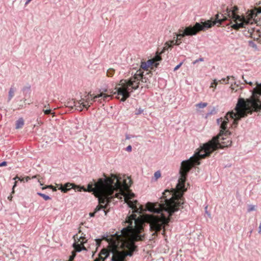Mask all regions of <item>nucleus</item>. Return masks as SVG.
Instances as JSON below:
<instances>
[{"label":"nucleus","instance_id":"e433bc0d","mask_svg":"<svg viewBox=\"0 0 261 261\" xmlns=\"http://www.w3.org/2000/svg\"><path fill=\"white\" fill-rule=\"evenodd\" d=\"M149 72H150V71H147V72L145 71V73H144V75L143 76V77H144H144H145V76H146L147 74H148L149 73Z\"/></svg>","mask_w":261,"mask_h":261},{"label":"nucleus","instance_id":"de8ad7c7","mask_svg":"<svg viewBox=\"0 0 261 261\" xmlns=\"http://www.w3.org/2000/svg\"><path fill=\"white\" fill-rule=\"evenodd\" d=\"M207 206H206L205 207V209L206 210L207 209Z\"/></svg>","mask_w":261,"mask_h":261},{"label":"nucleus","instance_id":"bb28decb","mask_svg":"<svg viewBox=\"0 0 261 261\" xmlns=\"http://www.w3.org/2000/svg\"><path fill=\"white\" fill-rule=\"evenodd\" d=\"M125 150L126 151H128V152H130L132 151V147L131 145H128V146L126 147V148H125Z\"/></svg>","mask_w":261,"mask_h":261},{"label":"nucleus","instance_id":"39448f33","mask_svg":"<svg viewBox=\"0 0 261 261\" xmlns=\"http://www.w3.org/2000/svg\"><path fill=\"white\" fill-rule=\"evenodd\" d=\"M238 13V8L237 6L230 8L227 7L223 11V15H226L227 20H230V22L226 25H230L231 28L236 30L245 28L246 25L249 24L257 23L259 19L258 15L261 13V7L248 11L246 17H241Z\"/></svg>","mask_w":261,"mask_h":261},{"label":"nucleus","instance_id":"ddd939ff","mask_svg":"<svg viewBox=\"0 0 261 261\" xmlns=\"http://www.w3.org/2000/svg\"><path fill=\"white\" fill-rule=\"evenodd\" d=\"M157 66H140V68L137 70L136 73V76H139V77H141V80L142 82H144V80H145V82H146V77H143L144 75V73L145 71H150V70H152L154 68V67H156Z\"/></svg>","mask_w":261,"mask_h":261},{"label":"nucleus","instance_id":"4468645a","mask_svg":"<svg viewBox=\"0 0 261 261\" xmlns=\"http://www.w3.org/2000/svg\"><path fill=\"white\" fill-rule=\"evenodd\" d=\"M24 124V121L22 118H19L16 121V126L15 128L16 129L20 128L22 127Z\"/></svg>","mask_w":261,"mask_h":261},{"label":"nucleus","instance_id":"20e7f679","mask_svg":"<svg viewBox=\"0 0 261 261\" xmlns=\"http://www.w3.org/2000/svg\"><path fill=\"white\" fill-rule=\"evenodd\" d=\"M113 186L116 187V186L114 185L112 179L106 178H100L97 181L93 179L92 182L88 184L87 189L84 186L70 182L66 183L64 186L60 184L57 185L59 190L64 193H66L71 189L77 191L83 190L84 192H93L94 195L98 197L99 201L102 203L109 200V198L111 197Z\"/></svg>","mask_w":261,"mask_h":261},{"label":"nucleus","instance_id":"79ce46f5","mask_svg":"<svg viewBox=\"0 0 261 261\" xmlns=\"http://www.w3.org/2000/svg\"><path fill=\"white\" fill-rule=\"evenodd\" d=\"M164 234H165V230H163V232H162V234H163V235H164Z\"/></svg>","mask_w":261,"mask_h":261},{"label":"nucleus","instance_id":"7c9ffc66","mask_svg":"<svg viewBox=\"0 0 261 261\" xmlns=\"http://www.w3.org/2000/svg\"><path fill=\"white\" fill-rule=\"evenodd\" d=\"M33 178H34V179H36V180H37V182H39L41 186V185H42V184L40 182V181H39V179H38V178H37L36 176L34 175Z\"/></svg>","mask_w":261,"mask_h":261},{"label":"nucleus","instance_id":"393cba45","mask_svg":"<svg viewBox=\"0 0 261 261\" xmlns=\"http://www.w3.org/2000/svg\"><path fill=\"white\" fill-rule=\"evenodd\" d=\"M161 174L160 171H156L154 174V176L155 177V179L156 180L158 179L160 177H161Z\"/></svg>","mask_w":261,"mask_h":261},{"label":"nucleus","instance_id":"58836bf2","mask_svg":"<svg viewBox=\"0 0 261 261\" xmlns=\"http://www.w3.org/2000/svg\"><path fill=\"white\" fill-rule=\"evenodd\" d=\"M245 82H246V83H247V82L246 81H245ZM248 84H249V85H252V82H250L248 83Z\"/></svg>","mask_w":261,"mask_h":261},{"label":"nucleus","instance_id":"412c9836","mask_svg":"<svg viewBox=\"0 0 261 261\" xmlns=\"http://www.w3.org/2000/svg\"><path fill=\"white\" fill-rule=\"evenodd\" d=\"M253 105L256 109L261 110V102L259 101H253Z\"/></svg>","mask_w":261,"mask_h":261},{"label":"nucleus","instance_id":"c85d7f7f","mask_svg":"<svg viewBox=\"0 0 261 261\" xmlns=\"http://www.w3.org/2000/svg\"><path fill=\"white\" fill-rule=\"evenodd\" d=\"M7 163L6 161H3L0 163V167L4 166L7 165Z\"/></svg>","mask_w":261,"mask_h":261},{"label":"nucleus","instance_id":"0eeeda50","mask_svg":"<svg viewBox=\"0 0 261 261\" xmlns=\"http://www.w3.org/2000/svg\"><path fill=\"white\" fill-rule=\"evenodd\" d=\"M141 79V77L136 76V73L134 77L130 78L129 80H122L115 88L116 91L113 93L114 94L117 93L118 96H122L120 100L124 101L130 96V93L139 87V81Z\"/></svg>","mask_w":261,"mask_h":261},{"label":"nucleus","instance_id":"2eb2a0df","mask_svg":"<svg viewBox=\"0 0 261 261\" xmlns=\"http://www.w3.org/2000/svg\"><path fill=\"white\" fill-rule=\"evenodd\" d=\"M14 91H15L14 88L12 86L10 88L9 91V93H8V101H10L11 100V99L13 98V97L14 96Z\"/></svg>","mask_w":261,"mask_h":261},{"label":"nucleus","instance_id":"c03bdc74","mask_svg":"<svg viewBox=\"0 0 261 261\" xmlns=\"http://www.w3.org/2000/svg\"><path fill=\"white\" fill-rule=\"evenodd\" d=\"M206 213L208 214V216L210 215V214L208 213L207 211H206Z\"/></svg>","mask_w":261,"mask_h":261},{"label":"nucleus","instance_id":"a211bd4d","mask_svg":"<svg viewBox=\"0 0 261 261\" xmlns=\"http://www.w3.org/2000/svg\"><path fill=\"white\" fill-rule=\"evenodd\" d=\"M115 70L113 68H110L107 69V75L108 76L111 77L113 75Z\"/></svg>","mask_w":261,"mask_h":261},{"label":"nucleus","instance_id":"4be33fe9","mask_svg":"<svg viewBox=\"0 0 261 261\" xmlns=\"http://www.w3.org/2000/svg\"><path fill=\"white\" fill-rule=\"evenodd\" d=\"M207 103L206 102H200L197 104H196V107L198 108H203L207 106Z\"/></svg>","mask_w":261,"mask_h":261},{"label":"nucleus","instance_id":"423d86ee","mask_svg":"<svg viewBox=\"0 0 261 261\" xmlns=\"http://www.w3.org/2000/svg\"><path fill=\"white\" fill-rule=\"evenodd\" d=\"M226 15H223L222 13H218L215 16V20H208L204 22H196L194 25H190L186 27L184 30L179 29L178 34L176 35V37H174L173 45H179L181 43V39L179 37H184L186 36H193L196 35L200 31H204L205 30L212 28L217 23L220 24H222L224 21L226 20Z\"/></svg>","mask_w":261,"mask_h":261},{"label":"nucleus","instance_id":"a19ab883","mask_svg":"<svg viewBox=\"0 0 261 261\" xmlns=\"http://www.w3.org/2000/svg\"><path fill=\"white\" fill-rule=\"evenodd\" d=\"M16 182L15 181V184L14 185L13 187V190H14V187L16 186Z\"/></svg>","mask_w":261,"mask_h":261},{"label":"nucleus","instance_id":"b1692460","mask_svg":"<svg viewBox=\"0 0 261 261\" xmlns=\"http://www.w3.org/2000/svg\"><path fill=\"white\" fill-rule=\"evenodd\" d=\"M255 210V205L250 204L248 206V209H247L248 212H250L251 211H253Z\"/></svg>","mask_w":261,"mask_h":261},{"label":"nucleus","instance_id":"f704fd0d","mask_svg":"<svg viewBox=\"0 0 261 261\" xmlns=\"http://www.w3.org/2000/svg\"><path fill=\"white\" fill-rule=\"evenodd\" d=\"M258 233H261V223L260 224L258 228Z\"/></svg>","mask_w":261,"mask_h":261},{"label":"nucleus","instance_id":"7ed1b4c3","mask_svg":"<svg viewBox=\"0 0 261 261\" xmlns=\"http://www.w3.org/2000/svg\"><path fill=\"white\" fill-rule=\"evenodd\" d=\"M106 178H112L114 185L116 186V188L113 186L111 192V197L109 198V200L105 203L100 202L99 198H98L99 203L105 204V206L102 205L97 206L94 212L89 214L90 217H94L96 213L100 211L104 214L105 216H106L108 212L105 209L109 203L112 201V200L115 198H117L122 201H124L125 203H127L129 207L138 212V209L136 205L137 201L136 200H132L135 197V194L129 191V188L132 183L131 179L128 176L125 177L124 175L121 176L113 174L111 175L110 177H106ZM94 195L98 198V196L95 195Z\"/></svg>","mask_w":261,"mask_h":261},{"label":"nucleus","instance_id":"c756f323","mask_svg":"<svg viewBox=\"0 0 261 261\" xmlns=\"http://www.w3.org/2000/svg\"><path fill=\"white\" fill-rule=\"evenodd\" d=\"M30 179H31V178L29 176H27V177L23 178L22 180H23V181L25 180V181H28Z\"/></svg>","mask_w":261,"mask_h":261},{"label":"nucleus","instance_id":"473e14b6","mask_svg":"<svg viewBox=\"0 0 261 261\" xmlns=\"http://www.w3.org/2000/svg\"><path fill=\"white\" fill-rule=\"evenodd\" d=\"M47 188H49L52 189V188H54V186H52V185H50V186H48L47 187ZM46 188H47V187H43V188H42V189H46Z\"/></svg>","mask_w":261,"mask_h":261},{"label":"nucleus","instance_id":"4c0bfd02","mask_svg":"<svg viewBox=\"0 0 261 261\" xmlns=\"http://www.w3.org/2000/svg\"><path fill=\"white\" fill-rule=\"evenodd\" d=\"M31 88V86H30L29 88H23V91H25V90L28 89V90H30Z\"/></svg>","mask_w":261,"mask_h":261},{"label":"nucleus","instance_id":"f257e3e1","mask_svg":"<svg viewBox=\"0 0 261 261\" xmlns=\"http://www.w3.org/2000/svg\"><path fill=\"white\" fill-rule=\"evenodd\" d=\"M248 107L244 99L239 98L234 108L235 112H228L225 119L222 118L217 119V123L221 128L219 135L213 137L211 140L203 144L192 156L181 162L179 171L181 178L178 180L176 188H172L170 191L166 190L163 193L164 201L162 200L161 203L148 202L146 204V208L148 211L160 214L148 216L147 220L149 224H168L170 221V217L180 208H184L183 195L186 191L185 182L188 173L194 165L200 164V160L210 156L212 152L219 148H223L231 145L230 140L223 141L226 139L222 137L223 130L227 129L229 119L233 120L232 125L236 127L238 121L247 116Z\"/></svg>","mask_w":261,"mask_h":261},{"label":"nucleus","instance_id":"6e6552de","mask_svg":"<svg viewBox=\"0 0 261 261\" xmlns=\"http://www.w3.org/2000/svg\"><path fill=\"white\" fill-rule=\"evenodd\" d=\"M111 97V96L110 95L103 93V92H101L100 94H97L94 97H92V95H90V96H89L87 98L86 102H81V101H77L75 103L76 106H74V107H75V109L78 111H81L84 108L87 109L90 107V105H88L89 103L91 105L93 102L97 101L98 102L101 103L103 101H107L109 100Z\"/></svg>","mask_w":261,"mask_h":261},{"label":"nucleus","instance_id":"f03ea898","mask_svg":"<svg viewBox=\"0 0 261 261\" xmlns=\"http://www.w3.org/2000/svg\"><path fill=\"white\" fill-rule=\"evenodd\" d=\"M127 223L128 226L123 228L120 232H117L110 237L103 234L101 238L95 239L98 246L102 240H106L110 249H102L98 257L94 261H106L109 257L111 261H126V256L133 255L137 248L135 242L142 241L144 238V234H142L143 226L141 223L138 224V220L135 218L133 219L128 218Z\"/></svg>","mask_w":261,"mask_h":261},{"label":"nucleus","instance_id":"9d476101","mask_svg":"<svg viewBox=\"0 0 261 261\" xmlns=\"http://www.w3.org/2000/svg\"><path fill=\"white\" fill-rule=\"evenodd\" d=\"M35 107H37L38 110H36V114L38 115L37 121L39 125L43 123L42 117L44 115L54 114L51 109L44 110L46 104L44 103L42 98H39L36 100Z\"/></svg>","mask_w":261,"mask_h":261},{"label":"nucleus","instance_id":"1a4fd4ad","mask_svg":"<svg viewBox=\"0 0 261 261\" xmlns=\"http://www.w3.org/2000/svg\"><path fill=\"white\" fill-rule=\"evenodd\" d=\"M173 43L174 41H171L166 42L162 50L160 51L159 49H158L155 56L152 58L148 60L146 62L142 60L140 65H159V64L156 62L162 60L161 54L164 53L166 50H167L169 48H171L173 45Z\"/></svg>","mask_w":261,"mask_h":261},{"label":"nucleus","instance_id":"cd10ccee","mask_svg":"<svg viewBox=\"0 0 261 261\" xmlns=\"http://www.w3.org/2000/svg\"><path fill=\"white\" fill-rule=\"evenodd\" d=\"M217 84V80L215 79L214 80V83H212L211 87L213 88H215Z\"/></svg>","mask_w":261,"mask_h":261},{"label":"nucleus","instance_id":"f3484780","mask_svg":"<svg viewBox=\"0 0 261 261\" xmlns=\"http://www.w3.org/2000/svg\"><path fill=\"white\" fill-rule=\"evenodd\" d=\"M76 101L73 99H69L66 102V107L73 108L74 106H76Z\"/></svg>","mask_w":261,"mask_h":261},{"label":"nucleus","instance_id":"a18cd8bd","mask_svg":"<svg viewBox=\"0 0 261 261\" xmlns=\"http://www.w3.org/2000/svg\"><path fill=\"white\" fill-rule=\"evenodd\" d=\"M35 126H36V125H35V124H34V125H33L34 128Z\"/></svg>","mask_w":261,"mask_h":261},{"label":"nucleus","instance_id":"9b49d317","mask_svg":"<svg viewBox=\"0 0 261 261\" xmlns=\"http://www.w3.org/2000/svg\"><path fill=\"white\" fill-rule=\"evenodd\" d=\"M248 34L249 37L256 40L258 42H261V31L258 29L255 28L247 27Z\"/></svg>","mask_w":261,"mask_h":261},{"label":"nucleus","instance_id":"aec40b11","mask_svg":"<svg viewBox=\"0 0 261 261\" xmlns=\"http://www.w3.org/2000/svg\"><path fill=\"white\" fill-rule=\"evenodd\" d=\"M217 112V110L215 108H213V109L210 110L206 114V117H208V116L211 115H214L216 114Z\"/></svg>","mask_w":261,"mask_h":261},{"label":"nucleus","instance_id":"a878e982","mask_svg":"<svg viewBox=\"0 0 261 261\" xmlns=\"http://www.w3.org/2000/svg\"><path fill=\"white\" fill-rule=\"evenodd\" d=\"M143 112V110L141 109V108H139V109H137L135 111V114L136 115H140L141 113H142Z\"/></svg>","mask_w":261,"mask_h":261},{"label":"nucleus","instance_id":"c9c22d12","mask_svg":"<svg viewBox=\"0 0 261 261\" xmlns=\"http://www.w3.org/2000/svg\"><path fill=\"white\" fill-rule=\"evenodd\" d=\"M32 0H27L25 3V6L28 5L30 2H31Z\"/></svg>","mask_w":261,"mask_h":261},{"label":"nucleus","instance_id":"f8f14e48","mask_svg":"<svg viewBox=\"0 0 261 261\" xmlns=\"http://www.w3.org/2000/svg\"><path fill=\"white\" fill-rule=\"evenodd\" d=\"M75 237H76V239H78L77 235L76 234L74 236V240H75ZM85 240V238L84 237H81L80 239H79V241L80 242V244L78 243H74L73 244V247L77 252H81L82 250H86V247L83 245V244L86 243L87 240Z\"/></svg>","mask_w":261,"mask_h":261},{"label":"nucleus","instance_id":"72a5a7b5","mask_svg":"<svg viewBox=\"0 0 261 261\" xmlns=\"http://www.w3.org/2000/svg\"><path fill=\"white\" fill-rule=\"evenodd\" d=\"M180 66H175V68L173 69V71H176L177 69H178Z\"/></svg>","mask_w":261,"mask_h":261},{"label":"nucleus","instance_id":"dca6fc26","mask_svg":"<svg viewBox=\"0 0 261 261\" xmlns=\"http://www.w3.org/2000/svg\"><path fill=\"white\" fill-rule=\"evenodd\" d=\"M256 87L254 88L255 94L261 95V83L258 84L256 82Z\"/></svg>","mask_w":261,"mask_h":261},{"label":"nucleus","instance_id":"49530a36","mask_svg":"<svg viewBox=\"0 0 261 261\" xmlns=\"http://www.w3.org/2000/svg\"><path fill=\"white\" fill-rule=\"evenodd\" d=\"M104 91L105 92H107V90L106 89V90H104Z\"/></svg>","mask_w":261,"mask_h":261},{"label":"nucleus","instance_id":"ea45409f","mask_svg":"<svg viewBox=\"0 0 261 261\" xmlns=\"http://www.w3.org/2000/svg\"><path fill=\"white\" fill-rule=\"evenodd\" d=\"M52 189H53V190L54 191H56V190H56V188H55L54 187V188H52Z\"/></svg>","mask_w":261,"mask_h":261},{"label":"nucleus","instance_id":"6ab92c4d","mask_svg":"<svg viewBox=\"0 0 261 261\" xmlns=\"http://www.w3.org/2000/svg\"><path fill=\"white\" fill-rule=\"evenodd\" d=\"M37 194L39 196H40L41 197H42L45 200H48L51 199V198L49 196H48L47 195H45L44 194H43V193H40V192H37Z\"/></svg>","mask_w":261,"mask_h":261},{"label":"nucleus","instance_id":"5701e85b","mask_svg":"<svg viewBox=\"0 0 261 261\" xmlns=\"http://www.w3.org/2000/svg\"><path fill=\"white\" fill-rule=\"evenodd\" d=\"M230 77V76H228L226 79H222L221 80L219 81V82H221V83L227 84L229 82V80Z\"/></svg>","mask_w":261,"mask_h":261},{"label":"nucleus","instance_id":"2f4dec72","mask_svg":"<svg viewBox=\"0 0 261 261\" xmlns=\"http://www.w3.org/2000/svg\"><path fill=\"white\" fill-rule=\"evenodd\" d=\"M132 136H129L128 135H126L125 138L126 140H129L132 138Z\"/></svg>","mask_w":261,"mask_h":261},{"label":"nucleus","instance_id":"37998d69","mask_svg":"<svg viewBox=\"0 0 261 261\" xmlns=\"http://www.w3.org/2000/svg\"><path fill=\"white\" fill-rule=\"evenodd\" d=\"M182 63H180L178 65L180 66L182 65Z\"/></svg>","mask_w":261,"mask_h":261}]
</instances>
